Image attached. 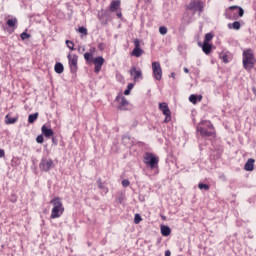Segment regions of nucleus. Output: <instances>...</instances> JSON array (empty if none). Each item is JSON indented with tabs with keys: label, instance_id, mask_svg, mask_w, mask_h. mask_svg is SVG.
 <instances>
[{
	"label": "nucleus",
	"instance_id": "nucleus-32",
	"mask_svg": "<svg viewBox=\"0 0 256 256\" xmlns=\"http://www.w3.org/2000/svg\"><path fill=\"white\" fill-rule=\"evenodd\" d=\"M189 101L195 105V103H197V95L195 94L190 95Z\"/></svg>",
	"mask_w": 256,
	"mask_h": 256
},
{
	"label": "nucleus",
	"instance_id": "nucleus-38",
	"mask_svg": "<svg viewBox=\"0 0 256 256\" xmlns=\"http://www.w3.org/2000/svg\"><path fill=\"white\" fill-rule=\"evenodd\" d=\"M91 53H89V52H86L85 54H84V59L86 60V61H89V59H91Z\"/></svg>",
	"mask_w": 256,
	"mask_h": 256
},
{
	"label": "nucleus",
	"instance_id": "nucleus-35",
	"mask_svg": "<svg viewBox=\"0 0 256 256\" xmlns=\"http://www.w3.org/2000/svg\"><path fill=\"white\" fill-rule=\"evenodd\" d=\"M134 46V49H141V42L139 41V39L134 40Z\"/></svg>",
	"mask_w": 256,
	"mask_h": 256
},
{
	"label": "nucleus",
	"instance_id": "nucleus-50",
	"mask_svg": "<svg viewBox=\"0 0 256 256\" xmlns=\"http://www.w3.org/2000/svg\"><path fill=\"white\" fill-rule=\"evenodd\" d=\"M199 101H201V96H200V99H199Z\"/></svg>",
	"mask_w": 256,
	"mask_h": 256
},
{
	"label": "nucleus",
	"instance_id": "nucleus-28",
	"mask_svg": "<svg viewBox=\"0 0 256 256\" xmlns=\"http://www.w3.org/2000/svg\"><path fill=\"white\" fill-rule=\"evenodd\" d=\"M213 39V35L211 33H207L205 35L204 43H209Z\"/></svg>",
	"mask_w": 256,
	"mask_h": 256
},
{
	"label": "nucleus",
	"instance_id": "nucleus-4",
	"mask_svg": "<svg viewBox=\"0 0 256 256\" xmlns=\"http://www.w3.org/2000/svg\"><path fill=\"white\" fill-rule=\"evenodd\" d=\"M145 165H149L151 169H155L157 167V163H159V158L155 157L151 153H146L144 156Z\"/></svg>",
	"mask_w": 256,
	"mask_h": 256
},
{
	"label": "nucleus",
	"instance_id": "nucleus-1",
	"mask_svg": "<svg viewBox=\"0 0 256 256\" xmlns=\"http://www.w3.org/2000/svg\"><path fill=\"white\" fill-rule=\"evenodd\" d=\"M50 203L52 205L50 219H59L65 213V207L63 206V202H61V198L55 197Z\"/></svg>",
	"mask_w": 256,
	"mask_h": 256
},
{
	"label": "nucleus",
	"instance_id": "nucleus-45",
	"mask_svg": "<svg viewBox=\"0 0 256 256\" xmlns=\"http://www.w3.org/2000/svg\"><path fill=\"white\" fill-rule=\"evenodd\" d=\"M226 17H227V19H233V17L231 16V14H227Z\"/></svg>",
	"mask_w": 256,
	"mask_h": 256
},
{
	"label": "nucleus",
	"instance_id": "nucleus-36",
	"mask_svg": "<svg viewBox=\"0 0 256 256\" xmlns=\"http://www.w3.org/2000/svg\"><path fill=\"white\" fill-rule=\"evenodd\" d=\"M79 33H82V35H87V28L85 27H80L78 29Z\"/></svg>",
	"mask_w": 256,
	"mask_h": 256
},
{
	"label": "nucleus",
	"instance_id": "nucleus-40",
	"mask_svg": "<svg viewBox=\"0 0 256 256\" xmlns=\"http://www.w3.org/2000/svg\"><path fill=\"white\" fill-rule=\"evenodd\" d=\"M171 121V115H165L164 123H169Z\"/></svg>",
	"mask_w": 256,
	"mask_h": 256
},
{
	"label": "nucleus",
	"instance_id": "nucleus-15",
	"mask_svg": "<svg viewBox=\"0 0 256 256\" xmlns=\"http://www.w3.org/2000/svg\"><path fill=\"white\" fill-rule=\"evenodd\" d=\"M199 46L202 47V51L205 55H209V53H211V49H213V46L208 42H203V45L199 44Z\"/></svg>",
	"mask_w": 256,
	"mask_h": 256
},
{
	"label": "nucleus",
	"instance_id": "nucleus-3",
	"mask_svg": "<svg viewBox=\"0 0 256 256\" xmlns=\"http://www.w3.org/2000/svg\"><path fill=\"white\" fill-rule=\"evenodd\" d=\"M152 73L156 81H161V79H163V69L161 68V63L159 62L152 63Z\"/></svg>",
	"mask_w": 256,
	"mask_h": 256
},
{
	"label": "nucleus",
	"instance_id": "nucleus-16",
	"mask_svg": "<svg viewBox=\"0 0 256 256\" xmlns=\"http://www.w3.org/2000/svg\"><path fill=\"white\" fill-rule=\"evenodd\" d=\"M119 7H121V0H114L110 4V11L112 13H115V11H117V9H119Z\"/></svg>",
	"mask_w": 256,
	"mask_h": 256
},
{
	"label": "nucleus",
	"instance_id": "nucleus-41",
	"mask_svg": "<svg viewBox=\"0 0 256 256\" xmlns=\"http://www.w3.org/2000/svg\"><path fill=\"white\" fill-rule=\"evenodd\" d=\"M0 157H5V150L0 149Z\"/></svg>",
	"mask_w": 256,
	"mask_h": 256
},
{
	"label": "nucleus",
	"instance_id": "nucleus-42",
	"mask_svg": "<svg viewBox=\"0 0 256 256\" xmlns=\"http://www.w3.org/2000/svg\"><path fill=\"white\" fill-rule=\"evenodd\" d=\"M165 256H171V251L167 250V251L165 252Z\"/></svg>",
	"mask_w": 256,
	"mask_h": 256
},
{
	"label": "nucleus",
	"instance_id": "nucleus-22",
	"mask_svg": "<svg viewBox=\"0 0 256 256\" xmlns=\"http://www.w3.org/2000/svg\"><path fill=\"white\" fill-rule=\"evenodd\" d=\"M229 29H235V31H239L241 29V23L239 21H236L232 24H228Z\"/></svg>",
	"mask_w": 256,
	"mask_h": 256
},
{
	"label": "nucleus",
	"instance_id": "nucleus-23",
	"mask_svg": "<svg viewBox=\"0 0 256 256\" xmlns=\"http://www.w3.org/2000/svg\"><path fill=\"white\" fill-rule=\"evenodd\" d=\"M38 117H39V113H37V112L34 113V114H30V115L28 116V122H29V123H34V122L37 121Z\"/></svg>",
	"mask_w": 256,
	"mask_h": 256
},
{
	"label": "nucleus",
	"instance_id": "nucleus-26",
	"mask_svg": "<svg viewBox=\"0 0 256 256\" xmlns=\"http://www.w3.org/2000/svg\"><path fill=\"white\" fill-rule=\"evenodd\" d=\"M220 59L223 61V63H229V56L225 53L220 54Z\"/></svg>",
	"mask_w": 256,
	"mask_h": 256
},
{
	"label": "nucleus",
	"instance_id": "nucleus-37",
	"mask_svg": "<svg viewBox=\"0 0 256 256\" xmlns=\"http://www.w3.org/2000/svg\"><path fill=\"white\" fill-rule=\"evenodd\" d=\"M43 141H44L43 135H38L36 138V142L41 144L43 143Z\"/></svg>",
	"mask_w": 256,
	"mask_h": 256
},
{
	"label": "nucleus",
	"instance_id": "nucleus-2",
	"mask_svg": "<svg viewBox=\"0 0 256 256\" xmlns=\"http://www.w3.org/2000/svg\"><path fill=\"white\" fill-rule=\"evenodd\" d=\"M243 67L246 71H251L255 67V56L252 49L243 52Z\"/></svg>",
	"mask_w": 256,
	"mask_h": 256
},
{
	"label": "nucleus",
	"instance_id": "nucleus-47",
	"mask_svg": "<svg viewBox=\"0 0 256 256\" xmlns=\"http://www.w3.org/2000/svg\"><path fill=\"white\" fill-rule=\"evenodd\" d=\"M184 72L189 73V69L188 68H184Z\"/></svg>",
	"mask_w": 256,
	"mask_h": 256
},
{
	"label": "nucleus",
	"instance_id": "nucleus-27",
	"mask_svg": "<svg viewBox=\"0 0 256 256\" xmlns=\"http://www.w3.org/2000/svg\"><path fill=\"white\" fill-rule=\"evenodd\" d=\"M141 221H143V219L141 218V215L135 214L134 223H135L136 225H139V223H141Z\"/></svg>",
	"mask_w": 256,
	"mask_h": 256
},
{
	"label": "nucleus",
	"instance_id": "nucleus-13",
	"mask_svg": "<svg viewBox=\"0 0 256 256\" xmlns=\"http://www.w3.org/2000/svg\"><path fill=\"white\" fill-rule=\"evenodd\" d=\"M245 171H253L255 169V159L249 158L244 165Z\"/></svg>",
	"mask_w": 256,
	"mask_h": 256
},
{
	"label": "nucleus",
	"instance_id": "nucleus-46",
	"mask_svg": "<svg viewBox=\"0 0 256 256\" xmlns=\"http://www.w3.org/2000/svg\"><path fill=\"white\" fill-rule=\"evenodd\" d=\"M128 89H133V84H129Z\"/></svg>",
	"mask_w": 256,
	"mask_h": 256
},
{
	"label": "nucleus",
	"instance_id": "nucleus-14",
	"mask_svg": "<svg viewBox=\"0 0 256 256\" xmlns=\"http://www.w3.org/2000/svg\"><path fill=\"white\" fill-rule=\"evenodd\" d=\"M159 109L162 111L163 115H171V110L169 109L167 103H159Z\"/></svg>",
	"mask_w": 256,
	"mask_h": 256
},
{
	"label": "nucleus",
	"instance_id": "nucleus-7",
	"mask_svg": "<svg viewBox=\"0 0 256 256\" xmlns=\"http://www.w3.org/2000/svg\"><path fill=\"white\" fill-rule=\"evenodd\" d=\"M227 11L234 15L233 19H237V13L240 17H243V15H245V10H243V8L239 6H230Z\"/></svg>",
	"mask_w": 256,
	"mask_h": 256
},
{
	"label": "nucleus",
	"instance_id": "nucleus-18",
	"mask_svg": "<svg viewBox=\"0 0 256 256\" xmlns=\"http://www.w3.org/2000/svg\"><path fill=\"white\" fill-rule=\"evenodd\" d=\"M55 73H58V75H61L63 71H65V68L63 67V64L61 62H57L54 66Z\"/></svg>",
	"mask_w": 256,
	"mask_h": 256
},
{
	"label": "nucleus",
	"instance_id": "nucleus-44",
	"mask_svg": "<svg viewBox=\"0 0 256 256\" xmlns=\"http://www.w3.org/2000/svg\"><path fill=\"white\" fill-rule=\"evenodd\" d=\"M170 77H172V79H175V72H172V73L170 74Z\"/></svg>",
	"mask_w": 256,
	"mask_h": 256
},
{
	"label": "nucleus",
	"instance_id": "nucleus-8",
	"mask_svg": "<svg viewBox=\"0 0 256 256\" xmlns=\"http://www.w3.org/2000/svg\"><path fill=\"white\" fill-rule=\"evenodd\" d=\"M197 131L202 137H215V129L207 130L203 126H197Z\"/></svg>",
	"mask_w": 256,
	"mask_h": 256
},
{
	"label": "nucleus",
	"instance_id": "nucleus-31",
	"mask_svg": "<svg viewBox=\"0 0 256 256\" xmlns=\"http://www.w3.org/2000/svg\"><path fill=\"white\" fill-rule=\"evenodd\" d=\"M159 33H160V35H167V27L161 26L159 28Z\"/></svg>",
	"mask_w": 256,
	"mask_h": 256
},
{
	"label": "nucleus",
	"instance_id": "nucleus-34",
	"mask_svg": "<svg viewBox=\"0 0 256 256\" xmlns=\"http://www.w3.org/2000/svg\"><path fill=\"white\" fill-rule=\"evenodd\" d=\"M22 41H25V39H29V37H31V35H29L27 32H23L21 35H20Z\"/></svg>",
	"mask_w": 256,
	"mask_h": 256
},
{
	"label": "nucleus",
	"instance_id": "nucleus-19",
	"mask_svg": "<svg viewBox=\"0 0 256 256\" xmlns=\"http://www.w3.org/2000/svg\"><path fill=\"white\" fill-rule=\"evenodd\" d=\"M198 126L200 127H207V129H209L210 131H213V124H211L210 121H207V120H204V121H201Z\"/></svg>",
	"mask_w": 256,
	"mask_h": 256
},
{
	"label": "nucleus",
	"instance_id": "nucleus-17",
	"mask_svg": "<svg viewBox=\"0 0 256 256\" xmlns=\"http://www.w3.org/2000/svg\"><path fill=\"white\" fill-rule=\"evenodd\" d=\"M41 131H42L44 136H46V137H53V130L47 128L46 125L42 126Z\"/></svg>",
	"mask_w": 256,
	"mask_h": 256
},
{
	"label": "nucleus",
	"instance_id": "nucleus-25",
	"mask_svg": "<svg viewBox=\"0 0 256 256\" xmlns=\"http://www.w3.org/2000/svg\"><path fill=\"white\" fill-rule=\"evenodd\" d=\"M6 25H8V27H15V25H17V18L7 20Z\"/></svg>",
	"mask_w": 256,
	"mask_h": 256
},
{
	"label": "nucleus",
	"instance_id": "nucleus-20",
	"mask_svg": "<svg viewBox=\"0 0 256 256\" xmlns=\"http://www.w3.org/2000/svg\"><path fill=\"white\" fill-rule=\"evenodd\" d=\"M161 233L163 235V237H169V235H171V228H169V226H161Z\"/></svg>",
	"mask_w": 256,
	"mask_h": 256
},
{
	"label": "nucleus",
	"instance_id": "nucleus-48",
	"mask_svg": "<svg viewBox=\"0 0 256 256\" xmlns=\"http://www.w3.org/2000/svg\"><path fill=\"white\" fill-rule=\"evenodd\" d=\"M252 91H253L254 95H256V88H253Z\"/></svg>",
	"mask_w": 256,
	"mask_h": 256
},
{
	"label": "nucleus",
	"instance_id": "nucleus-12",
	"mask_svg": "<svg viewBox=\"0 0 256 256\" xmlns=\"http://www.w3.org/2000/svg\"><path fill=\"white\" fill-rule=\"evenodd\" d=\"M130 75L134 77V81H138L139 79H141L143 73L141 72V69L137 70V68L132 67L130 70Z\"/></svg>",
	"mask_w": 256,
	"mask_h": 256
},
{
	"label": "nucleus",
	"instance_id": "nucleus-11",
	"mask_svg": "<svg viewBox=\"0 0 256 256\" xmlns=\"http://www.w3.org/2000/svg\"><path fill=\"white\" fill-rule=\"evenodd\" d=\"M93 63L95 65V73H99V71H101V67H103V63H105V59L103 57H96L93 60Z\"/></svg>",
	"mask_w": 256,
	"mask_h": 256
},
{
	"label": "nucleus",
	"instance_id": "nucleus-49",
	"mask_svg": "<svg viewBox=\"0 0 256 256\" xmlns=\"http://www.w3.org/2000/svg\"><path fill=\"white\" fill-rule=\"evenodd\" d=\"M118 15V17H121V14H117Z\"/></svg>",
	"mask_w": 256,
	"mask_h": 256
},
{
	"label": "nucleus",
	"instance_id": "nucleus-33",
	"mask_svg": "<svg viewBox=\"0 0 256 256\" xmlns=\"http://www.w3.org/2000/svg\"><path fill=\"white\" fill-rule=\"evenodd\" d=\"M198 188L204 189L205 191H209V185H207V184L199 183Z\"/></svg>",
	"mask_w": 256,
	"mask_h": 256
},
{
	"label": "nucleus",
	"instance_id": "nucleus-39",
	"mask_svg": "<svg viewBox=\"0 0 256 256\" xmlns=\"http://www.w3.org/2000/svg\"><path fill=\"white\" fill-rule=\"evenodd\" d=\"M122 185H123V187H129V185H130L129 180H123Z\"/></svg>",
	"mask_w": 256,
	"mask_h": 256
},
{
	"label": "nucleus",
	"instance_id": "nucleus-21",
	"mask_svg": "<svg viewBox=\"0 0 256 256\" xmlns=\"http://www.w3.org/2000/svg\"><path fill=\"white\" fill-rule=\"evenodd\" d=\"M5 123L6 125H13V123H17V117L12 118L11 115L8 114L5 116Z\"/></svg>",
	"mask_w": 256,
	"mask_h": 256
},
{
	"label": "nucleus",
	"instance_id": "nucleus-43",
	"mask_svg": "<svg viewBox=\"0 0 256 256\" xmlns=\"http://www.w3.org/2000/svg\"><path fill=\"white\" fill-rule=\"evenodd\" d=\"M129 93H130V90H129V89H127V90L124 91V95H129Z\"/></svg>",
	"mask_w": 256,
	"mask_h": 256
},
{
	"label": "nucleus",
	"instance_id": "nucleus-5",
	"mask_svg": "<svg viewBox=\"0 0 256 256\" xmlns=\"http://www.w3.org/2000/svg\"><path fill=\"white\" fill-rule=\"evenodd\" d=\"M203 7H205V3L201 0H191L187 9L190 11H199V13L203 12Z\"/></svg>",
	"mask_w": 256,
	"mask_h": 256
},
{
	"label": "nucleus",
	"instance_id": "nucleus-10",
	"mask_svg": "<svg viewBox=\"0 0 256 256\" xmlns=\"http://www.w3.org/2000/svg\"><path fill=\"white\" fill-rule=\"evenodd\" d=\"M68 61H69L71 72L75 73L77 71V61H78L77 55L69 54Z\"/></svg>",
	"mask_w": 256,
	"mask_h": 256
},
{
	"label": "nucleus",
	"instance_id": "nucleus-6",
	"mask_svg": "<svg viewBox=\"0 0 256 256\" xmlns=\"http://www.w3.org/2000/svg\"><path fill=\"white\" fill-rule=\"evenodd\" d=\"M117 103H119L118 109L121 111H127L129 109V102L125 98V96H117L116 97Z\"/></svg>",
	"mask_w": 256,
	"mask_h": 256
},
{
	"label": "nucleus",
	"instance_id": "nucleus-9",
	"mask_svg": "<svg viewBox=\"0 0 256 256\" xmlns=\"http://www.w3.org/2000/svg\"><path fill=\"white\" fill-rule=\"evenodd\" d=\"M55 167V164L51 159H43L40 163V169L42 171H50V169H53Z\"/></svg>",
	"mask_w": 256,
	"mask_h": 256
},
{
	"label": "nucleus",
	"instance_id": "nucleus-30",
	"mask_svg": "<svg viewBox=\"0 0 256 256\" xmlns=\"http://www.w3.org/2000/svg\"><path fill=\"white\" fill-rule=\"evenodd\" d=\"M99 189H102L105 193H109V189L103 185V183L98 182Z\"/></svg>",
	"mask_w": 256,
	"mask_h": 256
},
{
	"label": "nucleus",
	"instance_id": "nucleus-24",
	"mask_svg": "<svg viewBox=\"0 0 256 256\" xmlns=\"http://www.w3.org/2000/svg\"><path fill=\"white\" fill-rule=\"evenodd\" d=\"M132 55L134 57H141L143 55V49H141V48H134V50L132 51Z\"/></svg>",
	"mask_w": 256,
	"mask_h": 256
},
{
	"label": "nucleus",
	"instance_id": "nucleus-29",
	"mask_svg": "<svg viewBox=\"0 0 256 256\" xmlns=\"http://www.w3.org/2000/svg\"><path fill=\"white\" fill-rule=\"evenodd\" d=\"M66 45L68 49H71V51H73L75 48V44H73L72 41L66 40Z\"/></svg>",
	"mask_w": 256,
	"mask_h": 256
}]
</instances>
